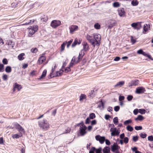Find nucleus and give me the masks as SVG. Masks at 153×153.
Returning a JSON list of instances; mask_svg holds the SVG:
<instances>
[{"instance_id":"nucleus-29","label":"nucleus","mask_w":153,"mask_h":153,"mask_svg":"<svg viewBox=\"0 0 153 153\" xmlns=\"http://www.w3.org/2000/svg\"><path fill=\"white\" fill-rule=\"evenodd\" d=\"M14 85L15 86V88H17L18 90V91H20L22 88L21 85L17 84L16 82L15 83Z\"/></svg>"},{"instance_id":"nucleus-23","label":"nucleus","mask_w":153,"mask_h":153,"mask_svg":"<svg viewBox=\"0 0 153 153\" xmlns=\"http://www.w3.org/2000/svg\"><path fill=\"white\" fill-rule=\"evenodd\" d=\"M63 72V71L61 69L59 71H57L56 74L54 75V77H56L61 76Z\"/></svg>"},{"instance_id":"nucleus-15","label":"nucleus","mask_w":153,"mask_h":153,"mask_svg":"<svg viewBox=\"0 0 153 153\" xmlns=\"http://www.w3.org/2000/svg\"><path fill=\"white\" fill-rule=\"evenodd\" d=\"M82 44L83 46V49L81 51H82V52H86L89 50V46L87 43L86 42H82Z\"/></svg>"},{"instance_id":"nucleus-5","label":"nucleus","mask_w":153,"mask_h":153,"mask_svg":"<svg viewBox=\"0 0 153 153\" xmlns=\"http://www.w3.org/2000/svg\"><path fill=\"white\" fill-rule=\"evenodd\" d=\"M87 128L85 125L80 126L79 131L81 136H83L87 133L86 131Z\"/></svg>"},{"instance_id":"nucleus-17","label":"nucleus","mask_w":153,"mask_h":153,"mask_svg":"<svg viewBox=\"0 0 153 153\" xmlns=\"http://www.w3.org/2000/svg\"><path fill=\"white\" fill-rule=\"evenodd\" d=\"M78 28V26L76 25H72L69 27V29L70 30V33H73L75 31L77 30Z\"/></svg>"},{"instance_id":"nucleus-12","label":"nucleus","mask_w":153,"mask_h":153,"mask_svg":"<svg viewBox=\"0 0 153 153\" xmlns=\"http://www.w3.org/2000/svg\"><path fill=\"white\" fill-rule=\"evenodd\" d=\"M146 91L145 88L142 86L138 87L136 89L135 93L138 94H142Z\"/></svg>"},{"instance_id":"nucleus-62","label":"nucleus","mask_w":153,"mask_h":153,"mask_svg":"<svg viewBox=\"0 0 153 153\" xmlns=\"http://www.w3.org/2000/svg\"><path fill=\"white\" fill-rule=\"evenodd\" d=\"M147 26V24H145L144 25V26L143 27V30L146 32L148 30V27H146Z\"/></svg>"},{"instance_id":"nucleus-3","label":"nucleus","mask_w":153,"mask_h":153,"mask_svg":"<svg viewBox=\"0 0 153 153\" xmlns=\"http://www.w3.org/2000/svg\"><path fill=\"white\" fill-rule=\"evenodd\" d=\"M38 27L37 25L31 26L29 28L28 36L31 37L38 30Z\"/></svg>"},{"instance_id":"nucleus-44","label":"nucleus","mask_w":153,"mask_h":153,"mask_svg":"<svg viewBox=\"0 0 153 153\" xmlns=\"http://www.w3.org/2000/svg\"><path fill=\"white\" fill-rule=\"evenodd\" d=\"M65 43L64 42L61 45V51H62L63 50H64L65 48Z\"/></svg>"},{"instance_id":"nucleus-38","label":"nucleus","mask_w":153,"mask_h":153,"mask_svg":"<svg viewBox=\"0 0 153 153\" xmlns=\"http://www.w3.org/2000/svg\"><path fill=\"white\" fill-rule=\"evenodd\" d=\"M22 136V134H21V135H19L18 134H15L13 135L12 136V137L13 138H16L18 139L19 138V137H21Z\"/></svg>"},{"instance_id":"nucleus-21","label":"nucleus","mask_w":153,"mask_h":153,"mask_svg":"<svg viewBox=\"0 0 153 153\" xmlns=\"http://www.w3.org/2000/svg\"><path fill=\"white\" fill-rule=\"evenodd\" d=\"M104 103L102 102V100L99 102V104L98 107L100 108L102 110L104 108Z\"/></svg>"},{"instance_id":"nucleus-11","label":"nucleus","mask_w":153,"mask_h":153,"mask_svg":"<svg viewBox=\"0 0 153 153\" xmlns=\"http://www.w3.org/2000/svg\"><path fill=\"white\" fill-rule=\"evenodd\" d=\"M131 26L134 29L137 30H139L142 27L141 22H140L133 23L131 24Z\"/></svg>"},{"instance_id":"nucleus-7","label":"nucleus","mask_w":153,"mask_h":153,"mask_svg":"<svg viewBox=\"0 0 153 153\" xmlns=\"http://www.w3.org/2000/svg\"><path fill=\"white\" fill-rule=\"evenodd\" d=\"M120 147L118 146L117 143H114L113 145L111 146V150L114 153H116L117 151L119 152Z\"/></svg>"},{"instance_id":"nucleus-37","label":"nucleus","mask_w":153,"mask_h":153,"mask_svg":"<svg viewBox=\"0 0 153 153\" xmlns=\"http://www.w3.org/2000/svg\"><path fill=\"white\" fill-rule=\"evenodd\" d=\"M126 129L128 131H132L133 130V128L130 125H128L126 127Z\"/></svg>"},{"instance_id":"nucleus-49","label":"nucleus","mask_w":153,"mask_h":153,"mask_svg":"<svg viewBox=\"0 0 153 153\" xmlns=\"http://www.w3.org/2000/svg\"><path fill=\"white\" fill-rule=\"evenodd\" d=\"M133 98V97L131 95H128L127 97V99L128 101H130Z\"/></svg>"},{"instance_id":"nucleus-46","label":"nucleus","mask_w":153,"mask_h":153,"mask_svg":"<svg viewBox=\"0 0 153 153\" xmlns=\"http://www.w3.org/2000/svg\"><path fill=\"white\" fill-rule=\"evenodd\" d=\"M94 27L96 29H99L100 28V25L98 23L95 24L94 25Z\"/></svg>"},{"instance_id":"nucleus-41","label":"nucleus","mask_w":153,"mask_h":153,"mask_svg":"<svg viewBox=\"0 0 153 153\" xmlns=\"http://www.w3.org/2000/svg\"><path fill=\"white\" fill-rule=\"evenodd\" d=\"M132 120L131 119H129L128 120H126L124 122V124L125 125H126L132 122Z\"/></svg>"},{"instance_id":"nucleus-30","label":"nucleus","mask_w":153,"mask_h":153,"mask_svg":"<svg viewBox=\"0 0 153 153\" xmlns=\"http://www.w3.org/2000/svg\"><path fill=\"white\" fill-rule=\"evenodd\" d=\"M5 71L7 73H10L11 72L12 69L11 68L10 66H7L5 69Z\"/></svg>"},{"instance_id":"nucleus-9","label":"nucleus","mask_w":153,"mask_h":153,"mask_svg":"<svg viewBox=\"0 0 153 153\" xmlns=\"http://www.w3.org/2000/svg\"><path fill=\"white\" fill-rule=\"evenodd\" d=\"M15 126L16 129H17L20 133L25 132V130L19 124L16 123L14 124Z\"/></svg>"},{"instance_id":"nucleus-52","label":"nucleus","mask_w":153,"mask_h":153,"mask_svg":"<svg viewBox=\"0 0 153 153\" xmlns=\"http://www.w3.org/2000/svg\"><path fill=\"white\" fill-rule=\"evenodd\" d=\"M73 41V39H71L70 41H68L67 43V47L68 48L71 44L72 43Z\"/></svg>"},{"instance_id":"nucleus-53","label":"nucleus","mask_w":153,"mask_h":153,"mask_svg":"<svg viewBox=\"0 0 153 153\" xmlns=\"http://www.w3.org/2000/svg\"><path fill=\"white\" fill-rule=\"evenodd\" d=\"M120 108V107L119 106H117L114 107V109L115 111L117 112L119 111Z\"/></svg>"},{"instance_id":"nucleus-56","label":"nucleus","mask_w":153,"mask_h":153,"mask_svg":"<svg viewBox=\"0 0 153 153\" xmlns=\"http://www.w3.org/2000/svg\"><path fill=\"white\" fill-rule=\"evenodd\" d=\"M148 139L150 141H153V136L152 135L149 136L148 137Z\"/></svg>"},{"instance_id":"nucleus-42","label":"nucleus","mask_w":153,"mask_h":153,"mask_svg":"<svg viewBox=\"0 0 153 153\" xmlns=\"http://www.w3.org/2000/svg\"><path fill=\"white\" fill-rule=\"evenodd\" d=\"M77 44V39L76 38L75 39L74 42L73 43L72 45V47H74Z\"/></svg>"},{"instance_id":"nucleus-19","label":"nucleus","mask_w":153,"mask_h":153,"mask_svg":"<svg viewBox=\"0 0 153 153\" xmlns=\"http://www.w3.org/2000/svg\"><path fill=\"white\" fill-rule=\"evenodd\" d=\"M14 44V43L13 42L10 41H7L6 43V44L8 45L9 49L13 48Z\"/></svg>"},{"instance_id":"nucleus-47","label":"nucleus","mask_w":153,"mask_h":153,"mask_svg":"<svg viewBox=\"0 0 153 153\" xmlns=\"http://www.w3.org/2000/svg\"><path fill=\"white\" fill-rule=\"evenodd\" d=\"M85 98V95L84 94H82L80 97L79 100L80 101L83 100Z\"/></svg>"},{"instance_id":"nucleus-16","label":"nucleus","mask_w":153,"mask_h":153,"mask_svg":"<svg viewBox=\"0 0 153 153\" xmlns=\"http://www.w3.org/2000/svg\"><path fill=\"white\" fill-rule=\"evenodd\" d=\"M97 90L98 88H95L94 90H91L89 94L88 97L91 98L94 97L97 93Z\"/></svg>"},{"instance_id":"nucleus-51","label":"nucleus","mask_w":153,"mask_h":153,"mask_svg":"<svg viewBox=\"0 0 153 153\" xmlns=\"http://www.w3.org/2000/svg\"><path fill=\"white\" fill-rule=\"evenodd\" d=\"M4 65L2 64H0V72H3L4 71Z\"/></svg>"},{"instance_id":"nucleus-48","label":"nucleus","mask_w":153,"mask_h":153,"mask_svg":"<svg viewBox=\"0 0 153 153\" xmlns=\"http://www.w3.org/2000/svg\"><path fill=\"white\" fill-rule=\"evenodd\" d=\"M131 41L132 44H134L136 42V40L134 39L132 36L131 37Z\"/></svg>"},{"instance_id":"nucleus-40","label":"nucleus","mask_w":153,"mask_h":153,"mask_svg":"<svg viewBox=\"0 0 153 153\" xmlns=\"http://www.w3.org/2000/svg\"><path fill=\"white\" fill-rule=\"evenodd\" d=\"M113 123L116 125L118 123V119L117 117H115L113 119Z\"/></svg>"},{"instance_id":"nucleus-60","label":"nucleus","mask_w":153,"mask_h":153,"mask_svg":"<svg viewBox=\"0 0 153 153\" xmlns=\"http://www.w3.org/2000/svg\"><path fill=\"white\" fill-rule=\"evenodd\" d=\"M102 151V148H100L98 149H96V153H101Z\"/></svg>"},{"instance_id":"nucleus-32","label":"nucleus","mask_w":153,"mask_h":153,"mask_svg":"<svg viewBox=\"0 0 153 153\" xmlns=\"http://www.w3.org/2000/svg\"><path fill=\"white\" fill-rule=\"evenodd\" d=\"M48 20V18L47 16L44 15L41 17V20L43 22H45Z\"/></svg>"},{"instance_id":"nucleus-55","label":"nucleus","mask_w":153,"mask_h":153,"mask_svg":"<svg viewBox=\"0 0 153 153\" xmlns=\"http://www.w3.org/2000/svg\"><path fill=\"white\" fill-rule=\"evenodd\" d=\"M129 139L127 137H125L124 138L123 141L126 144L128 142Z\"/></svg>"},{"instance_id":"nucleus-61","label":"nucleus","mask_w":153,"mask_h":153,"mask_svg":"<svg viewBox=\"0 0 153 153\" xmlns=\"http://www.w3.org/2000/svg\"><path fill=\"white\" fill-rule=\"evenodd\" d=\"M143 51L142 49H140L137 51V53L138 54L142 55L143 54Z\"/></svg>"},{"instance_id":"nucleus-57","label":"nucleus","mask_w":153,"mask_h":153,"mask_svg":"<svg viewBox=\"0 0 153 153\" xmlns=\"http://www.w3.org/2000/svg\"><path fill=\"white\" fill-rule=\"evenodd\" d=\"M142 129V127L141 126H136L135 127V129L137 130H141Z\"/></svg>"},{"instance_id":"nucleus-25","label":"nucleus","mask_w":153,"mask_h":153,"mask_svg":"<svg viewBox=\"0 0 153 153\" xmlns=\"http://www.w3.org/2000/svg\"><path fill=\"white\" fill-rule=\"evenodd\" d=\"M34 20H31L29 18L27 20H25V24H24V25H29L32 24L34 22Z\"/></svg>"},{"instance_id":"nucleus-26","label":"nucleus","mask_w":153,"mask_h":153,"mask_svg":"<svg viewBox=\"0 0 153 153\" xmlns=\"http://www.w3.org/2000/svg\"><path fill=\"white\" fill-rule=\"evenodd\" d=\"M102 151L103 153H109L110 152V148L107 146L104 148Z\"/></svg>"},{"instance_id":"nucleus-39","label":"nucleus","mask_w":153,"mask_h":153,"mask_svg":"<svg viewBox=\"0 0 153 153\" xmlns=\"http://www.w3.org/2000/svg\"><path fill=\"white\" fill-rule=\"evenodd\" d=\"M146 111L143 109H139V112L141 114H144L146 113Z\"/></svg>"},{"instance_id":"nucleus-10","label":"nucleus","mask_w":153,"mask_h":153,"mask_svg":"<svg viewBox=\"0 0 153 153\" xmlns=\"http://www.w3.org/2000/svg\"><path fill=\"white\" fill-rule=\"evenodd\" d=\"M110 131L111 132V135L113 136L118 135L120 133V132L117 130L116 128H114L113 129L111 128L110 129Z\"/></svg>"},{"instance_id":"nucleus-31","label":"nucleus","mask_w":153,"mask_h":153,"mask_svg":"<svg viewBox=\"0 0 153 153\" xmlns=\"http://www.w3.org/2000/svg\"><path fill=\"white\" fill-rule=\"evenodd\" d=\"M143 117L141 115H138L137 117L135 118L136 121L140 120L142 121L143 119Z\"/></svg>"},{"instance_id":"nucleus-50","label":"nucleus","mask_w":153,"mask_h":153,"mask_svg":"<svg viewBox=\"0 0 153 153\" xmlns=\"http://www.w3.org/2000/svg\"><path fill=\"white\" fill-rule=\"evenodd\" d=\"M90 119L89 117H88L85 120V123L86 124H89L90 122Z\"/></svg>"},{"instance_id":"nucleus-14","label":"nucleus","mask_w":153,"mask_h":153,"mask_svg":"<svg viewBox=\"0 0 153 153\" xmlns=\"http://www.w3.org/2000/svg\"><path fill=\"white\" fill-rule=\"evenodd\" d=\"M95 139L97 141H99L101 144L103 143L105 140V137H101L99 135H97L95 136Z\"/></svg>"},{"instance_id":"nucleus-18","label":"nucleus","mask_w":153,"mask_h":153,"mask_svg":"<svg viewBox=\"0 0 153 153\" xmlns=\"http://www.w3.org/2000/svg\"><path fill=\"white\" fill-rule=\"evenodd\" d=\"M82 51H81L79 53V55L78 56V58L77 59L76 61V63H78L79 60L81 59L85 54V52H82Z\"/></svg>"},{"instance_id":"nucleus-43","label":"nucleus","mask_w":153,"mask_h":153,"mask_svg":"<svg viewBox=\"0 0 153 153\" xmlns=\"http://www.w3.org/2000/svg\"><path fill=\"white\" fill-rule=\"evenodd\" d=\"M30 51L33 53H36L38 51V49L36 48H33L31 49Z\"/></svg>"},{"instance_id":"nucleus-63","label":"nucleus","mask_w":153,"mask_h":153,"mask_svg":"<svg viewBox=\"0 0 153 153\" xmlns=\"http://www.w3.org/2000/svg\"><path fill=\"white\" fill-rule=\"evenodd\" d=\"M97 123V121L96 120H92L91 122V125L92 126L94 125Z\"/></svg>"},{"instance_id":"nucleus-33","label":"nucleus","mask_w":153,"mask_h":153,"mask_svg":"<svg viewBox=\"0 0 153 153\" xmlns=\"http://www.w3.org/2000/svg\"><path fill=\"white\" fill-rule=\"evenodd\" d=\"M25 55V53H21L18 56L19 59L20 60H22L24 59L23 56Z\"/></svg>"},{"instance_id":"nucleus-58","label":"nucleus","mask_w":153,"mask_h":153,"mask_svg":"<svg viewBox=\"0 0 153 153\" xmlns=\"http://www.w3.org/2000/svg\"><path fill=\"white\" fill-rule=\"evenodd\" d=\"M138 139V137L137 136H133V140L134 142L137 141Z\"/></svg>"},{"instance_id":"nucleus-2","label":"nucleus","mask_w":153,"mask_h":153,"mask_svg":"<svg viewBox=\"0 0 153 153\" xmlns=\"http://www.w3.org/2000/svg\"><path fill=\"white\" fill-rule=\"evenodd\" d=\"M94 42L95 44V47L96 46L98 48L100 44L101 39V35L99 34H93Z\"/></svg>"},{"instance_id":"nucleus-8","label":"nucleus","mask_w":153,"mask_h":153,"mask_svg":"<svg viewBox=\"0 0 153 153\" xmlns=\"http://www.w3.org/2000/svg\"><path fill=\"white\" fill-rule=\"evenodd\" d=\"M139 81L138 79H134L131 81L128 84V87H131L133 86H136L139 85Z\"/></svg>"},{"instance_id":"nucleus-36","label":"nucleus","mask_w":153,"mask_h":153,"mask_svg":"<svg viewBox=\"0 0 153 153\" xmlns=\"http://www.w3.org/2000/svg\"><path fill=\"white\" fill-rule=\"evenodd\" d=\"M131 4L133 6H136L138 4V2L136 0H133L131 1Z\"/></svg>"},{"instance_id":"nucleus-4","label":"nucleus","mask_w":153,"mask_h":153,"mask_svg":"<svg viewBox=\"0 0 153 153\" xmlns=\"http://www.w3.org/2000/svg\"><path fill=\"white\" fill-rule=\"evenodd\" d=\"M107 27L108 28L111 29L113 27L115 26L117 24V22L114 20L110 19L108 21Z\"/></svg>"},{"instance_id":"nucleus-34","label":"nucleus","mask_w":153,"mask_h":153,"mask_svg":"<svg viewBox=\"0 0 153 153\" xmlns=\"http://www.w3.org/2000/svg\"><path fill=\"white\" fill-rule=\"evenodd\" d=\"M113 6L114 7H118L120 6V4L119 2H116L113 3Z\"/></svg>"},{"instance_id":"nucleus-1","label":"nucleus","mask_w":153,"mask_h":153,"mask_svg":"<svg viewBox=\"0 0 153 153\" xmlns=\"http://www.w3.org/2000/svg\"><path fill=\"white\" fill-rule=\"evenodd\" d=\"M38 125L40 128L44 131H46L49 128L50 125L48 122L45 119L39 121Z\"/></svg>"},{"instance_id":"nucleus-35","label":"nucleus","mask_w":153,"mask_h":153,"mask_svg":"<svg viewBox=\"0 0 153 153\" xmlns=\"http://www.w3.org/2000/svg\"><path fill=\"white\" fill-rule=\"evenodd\" d=\"M88 117L91 119H93L95 118L96 116L94 113H91L89 114Z\"/></svg>"},{"instance_id":"nucleus-13","label":"nucleus","mask_w":153,"mask_h":153,"mask_svg":"<svg viewBox=\"0 0 153 153\" xmlns=\"http://www.w3.org/2000/svg\"><path fill=\"white\" fill-rule=\"evenodd\" d=\"M86 38L87 39L89 42L91 43V44L92 45L94 48L95 47V44L94 42L93 36H91L87 34L86 36Z\"/></svg>"},{"instance_id":"nucleus-64","label":"nucleus","mask_w":153,"mask_h":153,"mask_svg":"<svg viewBox=\"0 0 153 153\" xmlns=\"http://www.w3.org/2000/svg\"><path fill=\"white\" fill-rule=\"evenodd\" d=\"M105 144L107 145H109L111 143L109 140L108 139H105Z\"/></svg>"},{"instance_id":"nucleus-20","label":"nucleus","mask_w":153,"mask_h":153,"mask_svg":"<svg viewBox=\"0 0 153 153\" xmlns=\"http://www.w3.org/2000/svg\"><path fill=\"white\" fill-rule=\"evenodd\" d=\"M56 64L53 66V67H52V69H51V72L49 76L50 77V78H51L53 77H54V75L55 74L53 73V72L54 71L55 69L56 68Z\"/></svg>"},{"instance_id":"nucleus-54","label":"nucleus","mask_w":153,"mask_h":153,"mask_svg":"<svg viewBox=\"0 0 153 153\" xmlns=\"http://www.w3.org/2000/svg\"><path fill=\"white\" fill-rule=\"evenodd\" d=\"M2 62L4 64L7 65L8 64V61L7 59L6 58L4 59Z\"/></svg>"},{"instance_id":"nucleus-22","label":"nucleus","mask_w":153,"mask_h":153,"mask_svg":"<svg viewBox=\"0 0 153 153\" xmlns=\"http://www.w3.org/2000/svg\"><path fill=\"white\" fill-rule=\"evenodd\" d=\"M46 60V57L45 56H42L40 57L38 60V62L40 64H42Z\"/></svg>"},{"instance_id":"nucleus-45","label":"nucleus","mask_w":153,"mask_h":153,"mask_svg":"<svg viewBox=\"0 0 153 153\" xmlns=\"http://www.w3.org/2000/svg\"><path fill=\"white\" fill-rule=\"evenodd\" d=\"M140 137L143 138H146L147 136L146 134L145 133H141L140 134Z\"/></svg>"},{"instance_id":"nucleus-27","label":"nucleus","mask_w":153,"mask_h":153,"mask_svg":"<svg viewBox=\"0 0 153 153\" xmlns=\"http://www.w3.org/2000/svg\"><path fill=\"white\" fill-rule=\"evenodd\" d=\"M125 13L124 8L121 9L120 10H118V13L120 16H122Z\"/></svg>"},{"instance_id":"nucleus-59","label":"nucleus","mask_w":153,"mask_h":153,"mask_svg":"<svg viewBox=\"0 0 153 153\" xmlns=\"http://www.w3.org/2000/svg\"><path fill=\"white\" fill-rule=\"evenodd\" d=\"M138 112H139V109L137 108L134 109L133 111L134 114L135 115L137 114H138Z\"/></svg>"},{"instance_id":"nucleus-24","label":"nucleus","mask_w":153,"mask_h":153,"mask_svg":"<svg viewBox=\"0 0 153 153\" xmlns=\"http://www.w3.org/2000/svg\"><path fill=\"white\" fill-rule=\"evenodd\" d=\"M125 83V82L124 81H120L117 83L116 85H114L115 87H121L123 86Z\"/></svg>"},{"instance_id":"nucleus-28","label":"nucleus","mask_w":153,"mask_h":153,"mask_svg":"<svg viewBox=\"0 0 153 153\" xmlns=\"http://www.w3.org/2000/svg\"><path fill=\"white\" fill-rule=\"evenodd\" d=\"M47 73V70H46L45 69L42 72V75L40 76V77L39 78V79H42L43 78H44L46 74Z\"/></svg>"},{"instance_id":"nucleus-6","label":"nucleus","mask_w":153,"mask_h":153,"mask_svg":"<svg viewBox=\"0 0 153 153\" xmlns=\"http://www.w3.org/2000/svg\"><path fill=\"white\" fill-rule=\"evenodd\" d=\"M61 24L60 21L57 20H53L52 21L51 24V26L53 28H55L59 26Z\"/></svg>"}]
</instances>
